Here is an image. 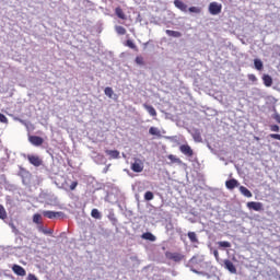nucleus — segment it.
I'll return each mask as SVG.
<instances>
[{"mask_svg": "<svg viewBox=\"0 0 280 280\" xmlns=\"http://www.w3.org/2000/svg\"><path fill=\"white\" fill-rule=\"evenodd\" d=\"M143 161L141 159H135V162L131 163V171L135 172L136 174H141L143 172Z\"/></svg>", "mask_w": 280, "mask_h": 280, "instance_id": "obj_1", "label": "nucleus"}, {"mask_svg": "<svg viewBox=\"0 0 280 280\" xmlns=\"http://www.w3.org/2000/svg\"><path fill=\"white\" fill-rule=\"evenodd\" d=\"M27 161L31 163V165H34V167H40L43 165V159L38 155L28 154Z\"/></svg>", "mask_w": 280, "mask_h": 280, "instance_id": "obj_2", "label": "nucleus"}, {"mask_svg": "<svg viewBox=\"0 0 280 280\" xmlns=\"http://www.w3.org/2000/svg\"><path fill=\"white\" fill-rule=\"evenodd\" d=\"M43 215L48 218L49 220H56V218H62L65 215L63 212H55L51 210H44Z\"/></svg>", "mask_w": 280, "mask_h": 280, "instance_id": "obj_3", "label": "nucleus"}, {"mask_svg": "<svg viewBox=\"0 0 280 280\" xmlns=\"http://www.w3.org/2000/svg\"><path fill=\"white\" fill-rule=\"evenodd\" d=\"M209 12L212 14V16L220 14V12H222V4H219L218 2L210 3Z\"/></svg>", "mask_w": 280, "mask_h": 280, "instance_id": "obj_4", "label": "nucleus"}, {"mask_svg": "<svg viewBox=\"0 0 280 280\" xmlns=\"http://www.w3.org/2000/svg\"><path fill=\"white\" fill-rule=\"evenodd\" d=\"M223 267L225 270H229L231 275H237V268H235V265L230 259L223 260Z\"/></svg>", "mask_w": 280, "mask_h": 280, "instance_id": "obj_5", "label": "nucleus"}, {"mask_svg": "<svg viewBox=\"0 0 280 280\" xmlns=\"http://www.w3.org/2000/svg\"><path fill=\"white\" fill-rule=\"evenodd\" d=\"M247 208L252 209L253 211H264V203L257 201H249L247 202Z\"/></svg>", "mask_w": 280, "mask_h": 280, "instance_id": "obj_6", "label": "nucleus"}, {"mask_svg": "<svg viewBox=\"0 0 280 280\" xmlns=\"http://www.w3.org/2000/svg\"><path fill=\"white\" fill-rule=\"evenodd\" d=\"M28 141L30 143H32V145H35L36 148H38V145H40L42 143H45V140L38 136H30Z\"/></svg>", "mask_w": 280, "mask_h": 280, "instance_id": "obj_7", "label": "nucleus"}, {"mask_svg": "<svg viewBox=\"0 0 280 280\" xmlns=\"http://www.w3.org/2000/svg\"><path fill=\"white\" fill-rule=\"evenodd\" d=\"M179 152H182V154H185V156H194V150H191V147H189V144H182L179 147Z\"/></svg>", "mask_w": 280, "mask_h": 280, "instance_id": "obj_8", "label": "nucleus"}, {"mask_svg": "<svg viewBox=\"0 0 280 280\" xmlns=\"http://www.w3.org/2000/svg\"><path fill=\"white\" fill-rule=\"evenodd\" d=\"M12 270L15 275H18V277H25L27 275L25 269L20 265H13Z\"/></svg>", "mask_w": 280, "mask_h": 280, "instance_id": "obj_9", "label": "nucleus"}, {"mask_svg": "<svg viewBox=\"0 0 280 280\" xmlns=\"http://www.w3.org/2000/svg\"><path fill=\"white\" fill-rule=\"evenodd\" d=\"M226 189L233 190L235 187H240V182L237 179H229L225 182Z\"/></svg>", "mask_w": 280, "mask_h": 280, "instance_id": "obj_10", "label": "nucleus"}, {"mask_svg": "<svg viewBox=\"0 0 280 280\" xmlns=\"http://www.w3.org/2000/svg\"><path fill=\"white\" fill-rule=\"evenodd\" d=\"M174 5L175 8H177V10H180L182 12H187V4H185V2L180 0H175Z\"/></svg>", "mask_w": 280, "mask_h": 280, "instance_id": "obj_11", "label": "nucleus"}, {"mask_svg": "<svg viewBox=\"0 0 280 280\" xmlns=\"http://www.w3.org/2000/svg\"><path fill=\"white\" fill-rule=\"evenodd\" d=\"M143 108L147 109L151 117H156V109L152 105L143 104Z\"/></svg>", "mask_w": 280, "mask_h": 280, "instance_id": "obj_12", "label": "nucleus"}, {"mask_svg": "<svg viewBox=\"0 0 280 280\" xmlns=\"http://www.w3.org/2000/svg\"><path fill=\"white\" fill-rule=\"evenodd\" d=\"M92 159L94 161V163H103L104 162V155L98 154L97 152L93 151L92 153Z\"/></svg>", "mask_w": 280, "mask_h": 280, "instance_id": "obj_13", "label": "nucleus"}, {"mask_svg": "<svg viewBox=\"0 0 280 280\" xmlns=\"http://www.w3.org/2000/svg\"><path fill=\"white\" fill-rule=\"evenodd\" d=\"M142 240H148L149 242H156V236L152 234L151 232H145L142 234Z\"/></svg>", "mask_w": 280, "mask_h": 280, "instance_id": "obj_14", "label": "nucleus"}, {"mask_svg": "<svg viewBox=\"0 0 280 280\" xmlns=\"http://www.w3.org/2000/svg\"><path fill=\"white\" fill-rule=\"evenodd\" d=\"M115 14L116 16H118V19H121L122 21H126L127 19L126 13H124V10L119 7L115 9Z\"/></svg>", "mask_w": 280, "mask_h": 280, "instance_id": "obj_15", "label": "nucleus"}, {"mask_svg": "<svg viewBox=\"0 0 280 280\" xmlns=\"http://www.w3.org/2000/svg\"><path fill=\"white\" fill-rule=\"evenodd\" d=\"M165 33L167 36H172L173 38H180V36H183L178 31L166 30Z\"/></svg>", "mask_w": 280, "mask_h": 280, "instance_id": "obj_16", "label": "nucleus"}, {"mask_svg": "<svg viewBox=\"0 0 280 280\" xmlns=\"http://www.w3.org/2000/svg\"><path fill=\"white\" fill-rule=\"evenodd\" d=\"M240 191L243 196H245V198H253V192H250V190H248V188L241 186Z\"/></svg>", "mask_w": 280, "mask_h": 280, "instance_id": "obj_17", "label": "nucleus"}, {"mask_svg": "<svg viewBox=\"0 0 280 280\" xmlns=\"http://www.w3.org/2000/svg\"><path fill=\"white\" fill-rule=\"evenodd\" d=\"M37 229H38L39 233H44V235H51L54 233V230L47 229L43 225H38Z\"/></svg>", "mask_w": 280, "mask_h": 280, "instance_id": "obj_18", "label": "nucleus"}, {"mask_svg": "<svg viewBox=\"0 0 280 280\" xmlns=\"http://www.w3.org/2000/svg\"><path fill=\"white\" fill-rule=\"evenodd\" d=\"M265 86H272V77L265 74L262 75Z\"/></svg>", "mask_w": 280, "mask_h": 280, "instance_id": "obj_19", "label": "nucleus"}, {"mask_svg": "<svg viewBox=\"0 0 280 280\" xmlns=\"http://www.w3.org/2000/svg\"><path fill=\"white\" fill-rule=\"evenodd\" d=\"M188 238L190 240L191 244H198V235L196 232H188Z\"/></svg>", "mask_w": 280, "mask_h": 280, "instance_id": "obj_20", "label": "nucleus"}, {"mask_svg": "<svg viewBox=\"0 0 280 280\" xmlns=\"http://www.w3.org/2000/svg\"><path fill=\"white\" fill-rule=\"evenodd\" d=\"M149 135H152L153 137H161V130L156 127H151L149 129Z\"/></svg>", "mask_w": 280, "mask_h": 280, "instance_id": "obj_21", "label": "nucleus"}, {"mask_svg": "<svg viewBox=\"0 0 280 280\" xmlns=\"http://www.w3.org/2000/svg\"><path fill=\"white\" fill-rule=\"evenodd\" d=\"M192 138H194V141H196L197 143L202 142V136L200 135V131H198V130H195L192 132Z\"/></svg>", "mask_w": 280, "mask_h": 280, "instance_id": "obj_22", "label": "nucleus"}, {"mask_svg": "<svg viewBox=\"0 0 280 280\" xmlns=\"http://www.w3.org/2000/svg\"><path fill=\"white\" fill-rule=\"evenodd\" d=\"M115 32L118 34V36H126V28L124 26L116 25Z\"/></svg>", "mask_w": 280, "mask_h": 280, "instance_id": "obj_23", "label": "nucleus"}, {"mask_svg": "<svg viewBox=\"0 0 280 280\" xmlns=\"http://www.w3.org/2000/svg\"><path fill=\"white\" fill-rule=\"evenodd\" d=\"M105 152L110 159H117L119 156V151L117 150H106Z\"/></svg>", "mask_w": 280, "mask_h": 280, "instance_id": "obj_24", "label": "nucleus"}, {"mask_svg": "<svg viewBox=\"0 0 280 280\" xmlns=\"http://www.w3.org/2000/svg\"><path fill=\"white\" fill-rule=\"evenodd\" d=\"M254 67L257 71H261V69H264V62L260 59H255Z\"/></svg>", "mask_w": 280, "mask_h": 280, "instance_id": "obj_25", "label": "nucleus"}, {"mask_svg": "<svg viewBox=\"0 0 280 280\" xmlns=\"http://www.w3.org/2000/svg\"><path fill=\"white\" fill-rule=\"evenodd\" d=\"M217 244L219 248H231V242L229 241H219Z\"/></svg>", "mask_w": 280, "mask_h": 280, "instance_id": "obj_26", "label": "nucleus"}, {"mask_svg": "<svg viewBox=\"0 0 280 280\" xmlns=\"http://www.w3.org/2000/svg\"><path fill=\"white\" fill-rule=\"evenodd\" d=\"M167 159L172 162V163H177L178 165H180V163H183V161H180V159H178L176 155L174 154H170L167 156Z\"/></svg>", "mask_w": 280, "mask_h": 280, "instance_id": "obj_27", "label": "nucleus"}, {"mask_svg": "<svg viewBox=\"0 0 280 280\" xmlns=\"http://www.w3.org/2000/svg\"><path fill=\"white\" fill-rule=\"evenodd\" d=\"M91 215L92 218H94L95 220H102V214L100 213V210L97 209H93L91 211Z\"/></svg>", "mask_w": 280, "mask_h": 280, "instance_id": "obj_28", "label": "nucleus"}, {"mask_svg": "<svg viewBox=\"0 0 280 280\" xmlns=\"http://www.w3.org/2000/svg\"><path fill=\"white\" fill-rule=\"evenodd\" d=\"M104 93L110 100H113V95H115V92L113 91V88H105Z\"/></svg>", "mask_w": 280, "mask_h": 280, "instance_id": "obj_29", "label": "nucleus"}, {"mask_svg": "<svg viewBox=\"0 0 280 280\" xmlns=\"http://www.w3.org/2000/svg\"><path fill=\"white\" fill-rule=\"evenodd\" d=\"M144 200H147V202H150V200H154V192H152V191H147L145 194H144Z\"/></svg>", "mask_w": 280, "mask_h": 280, "instance_id": "obj_30", "label": "nucleus"}, {"mask_svg": "<svg viewBox=\"0 0 280 280\" xmlns=\"http://www.w3.org/2000/svg\"><path fill=\"white\" fill-rule=\"evenodd\" d=\"M8 218V212H5V208L0 205V220H5Z\"/></svg>", "mask_w": 280, "mask_h": 280, "instance_id": "obj_31", "label": "nucleus"}, {"mask_svg": "<svg viewBox=\"0 0 280 280\" xmlns=\"http://www.w3.org/2000/svg\"><path fill=\"white\" fill-rule=\"evenodd\" d=\"M171 259H173V261H180L183 259V255L177 254V253L172 254Z\"/></svg>", "mask_w": 280, "mask_h": 280, "instance_id": "obj_32", "label": "nucleus"}, {"mask_svg": "<svg viewBox=\"0 0 280 280\" xmlns=\"http://www.w3.org/2000/svg\"><path fill=\"white\" fill-rule=\"evenodd\" d=\"M40 219H42L40 214L35 213V214L33 215V222H34V224H40Z\"/></svg>", "mask_w": 280, "mask_h": 280, "instance_id": "obj_33", "label": "nucleus"}, {"mask_svg": "<svg viewBox=\"0 0 280 280\" xmlns=\"http://www.w3.org/2000/svg\"><path fill=\"white\" fill-rule=\"evenodd\" d=\"M9 226L12 229V233H14V235H19L21 233L14 223H9Z\"/></svg>", "mask_w": 280, "mask_h": 280, "instance_id": "obj_34", "label": "nucleus"}, {"mask_svg": "<svg viewBox=\"0 0 280 280\" xmlns=\"http://www.w3.org/2000/svg\"><path fill=\"white\" fill-rule=\"evenodd\" d=\"M212 254L214 255V258L218 261V264H222V260L220 259V253L218 252V249H214Z\"/></svg>", "mask_w": 280, "mask_h": 280, "instance_id": "obj_35", "label": "nucleus"}, {"mask_svg": "<svg viewBox=\"0 0 280 280\" xmlns=\"http://www.w3.org/2000/svg\"><path fill=\"white\" fill-rule=\"evenodd\" d=\"M127 47L130 49H137V45H135V42L130 39L127 40Z\"/></svg>", "mask_w": 280, "mask_h": 280, "instance_id": "obj_36", "label": "nucleus"}, {"mask_svg": "<svg viewBox=\"0 0 280 280\" xmlns=\"http://www.w3.org/2000/svg\"><path fill=\"white\" fill-rule=\"evenodd\" d=\"M108 220H110V222H113V224L117 223V218H115V213L110 212L108 214Z\"/></svg>", "mask_w": 280, "mask_h": 280, "instance_id": "obj_37", "label": "nucleus"}, {"mask_svg": "<svg viewBox=\"0 0 280 280\" xmlns=\"http://www.w3.org/2000/svg\"><path fill=\"white\" fill-rule=\"evenodd\" d=\"M0 122L1 124H8V117H5V115L0 113Z\"/></svg>", "mask_w": 280, "mask_h": 280, "instance_id": "obj_38", "label": "nucleus"}, {"mask_svg": "<svg viewBox=\"0 0 280 280\" xmlns=\"http://www.w3.org/2000/svg\"><path fill=\"white\" fill-rule=\"evenodd\" d=\"M188 11L198 14V12H200V9H198L197 7H190Z\"/></svg>", "mask_w": 280, "mask_h": 280, "instance_id": "obj_39", "label": "nucleus"}, {"mask_svg": "<svg viewBox=\"0 0 280 280\" xmlns=\"http://www.w3.org/2000/svg\"><path fill=\"white\" fill-rule=\"evenodd\" d=\"M136 62L140 66L145 65V62L143 61V57H136Z\"/></svg>", "mask_w": 280, "mask_h": 280, "instance_id": "obj_40", "label": "nucleus"}, {"mask_svg": "<svg viewBox=\"0 0 280 280\" xmlns=\"http://www.w3.org/2000/svg\"><path fill=\"white\" fill-rule=\"evenodd\" d=\"M270 130H271L272 132H279V130H280L279 125H272V126L270 127Z\"/></svg>", "mask_w": 280, "mask_h": 280, "instance_id": "obj_41", "label": "nucleus"}, {"mask_svg": "<svg viewBox=\"0 0 280 280\" xmlns=\"http://www.w3.org/2000/svg\"><path fill=\"white\" fill-rule=\"evenodd\" d=\"M248 80L250 82H257V77L255 74H248Z\"/></svg>", "mask_w": 280, "mask_h": 280, "instance_id": "obj_42", "label": "nucleus"}, {"mask_svg": "<svg viewBox=\"0 0 280 280\" xmlns=\"http://www.w3.org/2000/svg\"><path fill=\"white\" fill-rule=\"evenodd\" d=\"M269 137L271 139H277L278 141H280V135L279 133H270Z\"/></svg>", "mask_w": 280, "mask_h": 280, "instance_id": "obj_43", "label": "nucleus"}, {"mask_svg": "<svg viewBox=\"0 0 280 280\" xmlns=\"http://www.w3.org/2000/svg\"><path fill=\"white\" fill-rule=\"evenodd\" d=\"M273 119L277 121V124H280V114L279 113H276L273 115Z\"/></svg>", "mask_w": 280, "mask_h": 280, "instance_id": "obj_44", "label": "nucleus"}, {"mask_svg": "<svg viewBox=\"0 0 280 280\" xmlns=\"http://www.w3.org/2000/svg\"><path fill=\"white\" fill-rule=\"evenodd\" d=\"M27 280H38L34 273H30Z\"/></svg>", "mask_w": 280, "mask_h": 280, "instance_id": "obj_45", "label": "nucleus"}, {"mask_svg": "<svg viewBox=\"0 0 280 280\" xmlns=\"http://www.w3.org/2000/svg\"><path fill=\"white\" fill-rule=\"evenodd\" d=\"M75 187H78V183H77V182H73V183L70 185L71 191H73V189H75Z\"/></svg>", "mask_w": 280, "mask_h": 280, "instance_id": "obj_46", "label": "nucleus"}, {"mask_svg": "<svg viewBox=\"0 0 280 280\" xmlns=\"http://www.w3.org/2000/svg\"><path fill=\"white\" fill-rule=\"evenodd\" d=\"M191 270H192V272H195V275H205V272H202V271H198L196 269H191Z\"/></svg>", "mask_w": 280, "mask_h": 280, "instance_id": "obj_47", "label": "nucleus"}, {"mask_svg": "<svg viewBox=\"0 0 280 280\" xmlns=\"http://www.w3.org/2000/svg\"><path fill=\"white\" fill-rule=\"evenodd\" d=\"M19 121H20V124H25V120H23V119H20Z\"/></svg>", "mask_w": 280, "mask_h": 280, "instance_id": "obj_48", "label": "nucleus"}, {"mask_svg": "<svg viewBox=\"0 0 280 280\" xmlns=\"http://www.w3.org/2000/svg\"><path fill=\"white\" fill-rule=\"evenodd\" d=\"M191 261H192V264H194V261H196V257H192V258H191Z\"/></svg>", "mask_w": 280, "mask_h": 280, "instance_id": "obj_49", "label": "nucleus"}]
</instances>
